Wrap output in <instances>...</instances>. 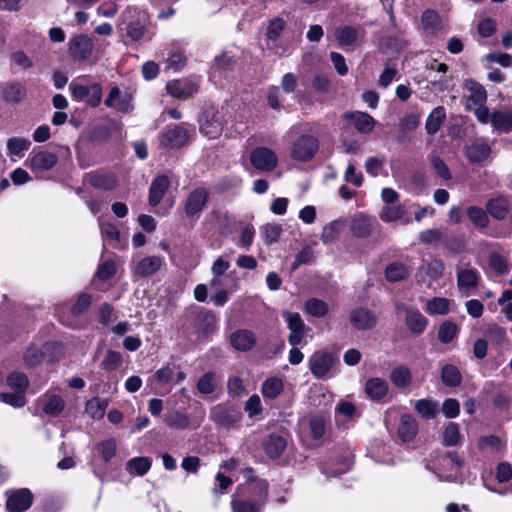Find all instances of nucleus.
I'll return each mask as SVG.
<instances>
[{
  "label": "nucleus",
  "instance_id": "nucleus-1",
  "mask_svg": "<svg viewBox=\"0 0 512 512\" xmlns=\"http://www.w3.org/2000/svg\"><path fill=\"white\" fill-rule=\"evenodd\" d=\"M339 359L336 353L317 350L308 359L309 370L317 379L332 378L337 374Z\"/></svg>",
  "mask_w": 512,
  "mask_h": 512
},
{
  "label": "nucleus",
  "instance_id": "nucleus-2",
  "mask_svg": "<svg viewBox=\"0 0 512 512\" xmlns=\"http://www.w3.org/2000/svg\"><path fill=\"white\" fill-rule=\"evenodd\" d=\"M6 381L12 392L1 393V400L14 408L23 407L26 404L25 393L29 385L27 376L21 372H12Z\"/></svg>",
  "mask_w": 512,
  "mask_h": 512
},
{
  "label": "nucleus",
  "instance_id": "nucleus-3",
  "mask_svg": "<svg viewBox=\"0 0 512 512\" xmlns=\"http://www.w3.org/2000/svg\"><path fill=\"white\" fill-rule=\"evenodd\" d=\"M253 490L256 492L257 499H236L232 500L233 512H261L266 500L268 483L265 480H256L253 484Z\"/></svg>",
  "mask_w": 512,
  "mask_h": 512
},
{
  "label": "nucleus",
  "instance_id": "nucleus-4",
  "mask_svg": "<svg viewBox=\"0 0 512 512\" xmlns=\"http://www.w3.org/2000/svg\"><path fill=\"white\" fill-rule=\"evenodd\" d=\"M69 89L75 101H85L91 107H96L101 103L102 87L99 83L85 85L74 80L70 83Z\"/></svg>",
  "mask_w": 512,
  "mask_h": 512
},
{
  "label": "nucleus",
  "instance_id": "nucleus-5",
  "mask_svg": "<svg viewBox=\"0 0 512 512\" xmlns=\"http://www.w3.org/2000/svg\"><path fill=\"white\" fill-rule=\"evenodd\" d=\"M57 161L58 157L56 154L34 149L26 160V165L36 177H42L46 171L51 170L57 164Z\"/></svg>",
  "mask_w": 512,
  "mask_h": 512
},
{
  "label": "nucleus",
  "instance_id": "nucleus-6",
  "mask_svg": "<svg viewBox=\"0 0 512 512\" xmlns=\"http://www.w3.org/2000/svg\"><path fill=\"white\" fill-rule=\"evenodd\" d=\"M319 148L318 139L313 135H301L291 146V157L297 161L311 160Z\"/></svg>",
  "mask_w": 512,
  "mask_h": 512
},
{
  "label": "nucleus",
  "instance_id": "nucleus-7",
  "mask_svg": "<svg viewBox=\"0 0 512 512\" xmlns=\"http://www.w3.org/2000/svg\"><path fill=\"white\" fill-rule=\"evenodd\" d=\"M282 317L284 318L287 327L290 331L288 336V342L291 346L300 345L303 341L304 336L310 331L301 316L295 312L283 311Z\"/></svg>",
  "mask_w": 512,
  "mask_h": 512
},
{
  "label": "nucleus",
  "instance_id": "nucleus-8",
  "mask_svg": "<svg viewBox=\"0 0 512 512\" xmlns=\"http://www.w3.org/2000/svg\"><path fill=\"white\" fill-rule=\"evenodd\" d=\"M37 404L47 416L60 415L66 406L63 395L59 390H49L39 397Z\"/></svg>",
  "mask_w": 512,
  "mask_h": 512
},
{
  "label": "nucleus",
  "instance_id": "nucleus-9",
  "mask_svg": "<svg viewBox=\"0 0 512 512\" xmlns=\"http://www.w3.org/2000/svg\"><path fill=\"white\" fill-rule=\"evenodd\" d=\"M209 198L208 191L199 187L192 190L184 203V212L188 218H199L201 212L207 204Z\"/></svg>",
  "mask_w": 512,
  "mask_h": 512
},
{
  "label": "nucleus",
  "instance_id": "nucleus-10",
  "mask_svg": "<svg viewBox=\"0 0 512 512\" xmlns=\"http://www.w3.org/2000/svg\"><path fill=\"white\" fill-rule=\"evenodd\" d=\"M222 112L206 110L200 119L201 132L210 139L217 138L223 130Z\"/></svg>",
  "mask_w": 512,
  "mask_h": 512
},
{
  "label": "nucleus",
  "instance_id": "nucleus-11",
  "mask_svg": "<svg viewBox=\"0 0 512 512\" xmlns=\"http://www.w3.org/2000/svg\"><path fill=\"white\" fill-rule=\"evenodd\" d=\"M250 162L255 169L268 172L275 169L278 158L271 149L267 147H257L250 153Z\"/></svg>",
  "mask_w": 512,
  "mask_h": 512
},
{
  "label": "nucleus",
  "instance_id": "nucleus-12",
  "mask_svg": "<svg viewBox=\"0 0 512 512\" xmlns=\"http://www.w3.org/2000/svg\"><path fill=\"white\" fill-rule=\"evenodd\" d=\"M169 95L178 99H187L198 90V82L189 79H177L169 81L166 85Z\"/></svg>",
  "mask_w": 512,
  "mask_h": 512
},
{
  "label": "nucleus",
  "instance_id": "nucleus-13",
  "mask_svg": "<svg viewBox=\"0 0 512 512\" xmlns=\"http://www.w3.org/2000/svg\"><path fill=\"white\" fill-rule=\"evenodd\" d=\"M93 42L86 35H78L69 42V52L76 60H86L92 53Z\"/></svg>",
  "mask_w": 512,
  "mask_h": 512
},
{
  "label": "nucleus",
  "instance_id": "nucleus-14",
  "mask_svg": "<svg viewBox=\"0 0 512 512\" xmlns=\"http://www.w3.org/2000/svg\"><path fill=\"white\" fill-rule=\"evenodd\" d=\"M397 309L404 310L406 326L413 334H421L425 331L428 320L418 309L404 306H398Z\"/></svg>",
  "mask_w": 512,
  "mask_h": 512
},
{
  "label": "nucleus",
  "instance_id": "nucleus-15",
  "mask_svg": "<svg viewBox=\"0 0 512 512\" xmlns=\"http://www.w3.org/2000/svg\"><path fill=\"white\" fill-rule=\"evenodd\" d=\"M32 494L28 489H19L12 492L7 498L9 512H24L32 505Z\"/></svg>",
  "mask_w": 512,
  "mask_h": 512
},
{
  "label": "nucleus",
  "instance_id": "nucleus-16",
  "mask_svg": "<svg viewBox=\"0 0 512 512\" xmlns=\"http://www.w3.org/2000/svg\"><path fill=\"white\" fill-rule=\"evenodd\" d=\"M350 322L356 329L367 330L376 325L377 318L369 309L357 308L351 311Z\"/></svg>",
  "mask_w": 512,
  "mask_h": 512
},
{
  "label": "nucleus",
  "instance_id": "nucleus-17",
  "mask_svg": "<svg viewBox=\"0 0 512 512\" xmlns=\"http://www.w3.org/2000/svg\"><path fill=\"white\" fill-rule=\"evenodd\" d=\"M346 120H351L355 129L362 134H369L375 127L376 121L366 112L355 111L344 114Z\"/></svg>",
  "mask_w": 512,
  "mask_h": 512
},
{
  "label": "nucleus",
  "instance_id": "nucleus-18",
  "mask_svg": "<svg viewBox=\"0 0 512 512\" xmlns=\"http://www.w3.org/2000/svg\"><path fill=\"white\" fill-rule=\"evenodd\" d=\"M187 131L178 126H171L166 129L161 138V143L165 147L179 148L187 143Z\"/></svg>",
  "mask_w": 512,
  "mask_h": 512
},
{
  "label": "nucleus",
  "instance_id": "nucleus-19",
  "mask_svg": "<svg viewBox=\"0 0 512 512\" xmlns=\"http://www.w3.org/2000/svg\"><path fill=\"white\" fill-rule=\"evenodd\" d=\"M230 343L235 350L249 351L256 343V336L251 330L239 329L231 334Z\"/></svg>",
  "mask_w": 512,
  "mask_h": 512
},
{
  "label": "nucleus",
  "instance_id": "nucleus-20",
  "mask_svg": "<svg viewBox=\"0 0 512 512\" xmlns=\"http://www.w3.org/2000/svg\"><path fill=\"white\" fill-rule=\"evenodd\" d=\"M375 220L365 214L358 213L351 220L350 230L358 238L368 237L373 230Z\"/></svg>",
  "mask_w": 512,
  "mask_h": 512
},
{
  "label": "nucleus",
  "instance_id": "nucleus-21",
  "mask_svg": "<svg viewBox=\"0 0 512 512\" xmlns=\"http://www.w3.org/2000/svg\"><path fill=\"white\" fill-rule=\"evenodd\" d=\"M491 153V147L484 140H477L468 145L465 154L472 163H481L485 161Z\"/></svg>",
  "mask_w": 512,
  "mask_h": 512
},
{
  "label": "nucleus",
  "instance_id": "nucleus-22",
  "mask_svg": "<svg viewBox=\"0 0 512 512\" xmlns=\"http://www.w3.org/2000/svg\"><path fill=\"white\" fill-rule=\"evenodd\" d=\"M109 108H114L120 112H129L131 109L130 98L126 94H122L118 87H113L104 101Z\"/></svg>",
  "mask_w": 512,
  "mask_h": 512
},
{
  "label": "nucleus",
  "instance_id": "nucleus-23",
  "mask_svg": "<svg viewBox=\"0 0 512 512\" xmlns=\"http://www.w3.org/2000/svg\"><path fill=\"white\" fill-rule=\"evenodd\" d=\"M491 125L495 132L508 133L512 131V108L493 111L491 114Z\"/></svg>",
  "mask_w": 512,
  "mask_h": 512
},
{
  "label": "nucleus",
  "instance_id": "nucleus-24",
  "mask_svg": "<svg viewBox=\"0 0 512 512\" xmlns=\"http://www.w3.org/2000/svg\"><path fill=\"white\" fill-rule=\"evenodd\" d=\"M162 266V259L158 256H148L141 259L134 266L133 271L140 277H148L156 273Z\"/></svg>",
  "mask_w": 512,
  "mask_h": 512
},
{
  "label": "nucleus",
  "instance_id": "nucleus-25",
  "mask_svg": "<svg viewBox=\"0 0 512 512\" xmlns=\"http://www.w3.org/2000/svg\"><path fill=\"white\" fill-rule=\"evenodd\" d=\"M457 286L459 290L474 288L478 285L480 273L475 268L457 267Z\"/></svg>",
  "mask_w": 512,
  "mask_h": 512
},
{
  "label": "nucleus",
  "instance_id": "nucleus-26",
  "mask_svg": "<svg viewBox=\"0 0 512 512\" xmlns=\"http://www.w3.org/2000/svg\"><path fill=\"white\" fill-rule=\"evenodd\" d=\"M169 185L170 181L165 175H160L152 181L149 190V203L151 206H157L160 203Z\"/></svg>",
  "mask_w": 512,
  "mask_h": 512
},
{
  "label": "nucleus",
  "instance_id": "nucleus-27",
  "mask_svg": "<svg viewBox=\"0 0 512 512\" xmlns=\"http://www.w3.org/2000/svg\"><path fill=\"white\" fill-rule=\"evenodd\" d=\"M466 88L469 91V96L466 100L467 109H472L473 106L485 104L487 100V93L481 84L470 80L466 82Z\"/></svg>",
  "mask_w": 512,
  "mask_h": 512
},
{
  "label": "nucleus",
  "instance_id": "nucleus-28",
  "mask_svg": "<svg viewBox=\"0 0 512 512\" xmlns=\"http://www.w3.org/2000/svg\"><path fill=\"white\" fill-rule=\"evenodd\" d=\"M510 200L507 197L499 196L490 199L486 204L487 212L495 219L502 220L506 217L510 208Z\"/></svg>",
  "mask_w": 512,
  "mask_h": 512
},
{
  "label": "nucleus",
  "instance_id": "nucleus-29",
  "mask_svg": "<svg viewBox=\"0 0 512 512\" xmlns=\"http://www.w3.org/2000/svg\"><path fill=\"white\" fill-rule=\"evenodd\" d=\"M3 100L7 103H19L26 97V88L20 82H10L2 88Z\"/></svg>",
  "mask_w": 512,
  "mask_h": 512
},
{
  "label": "nucleus",
  "instance_id": "nucleus-30",
  "mask_svg": "<svg viewBox=\"0 0 512 512\" xmlns=\"http://www.w3.org/2000/svg\"><path fill=\"white\" fill-rule=\"evenodd\" d=\"M418 425L416 420L410 415H403L398 428V435L404 442L411 441L417 434Z\"/></svg>",
  "mask_w": 512,
  "mask_h": 512
},
{
  "label": "nucleus",
  "instance_id": "nucleus-31",
  "mask_svg": "<svg viewBox=\"0 0 512 512\" xmlns=\"http://www.w3.org/2000/svg\"><path fill=\"white\" fill-rule=\"evenodd\" d=\"M405 208L402 205H385L381 212L380 218L384 222H395L402 220L405 224L410 223L409 218H405Z\"/></svg>",
  "mask_w": 512,
  "mask_h": 512
},
{
  "label": "nucleus",
  "instance_id": "nucleus-32",
  "mask_svg": "<svg viewBox=\"0 0 512 512\" xmlns=\"http://www.w3.org/2000/svg\"><path fill=\"white\" fill-rule=\"evenodd\" d=\"M283 380L279 377L266 379L261 386V393L265 399H276L283 391Z\"/></svg>",
  "mask_w": 512,
  "mask_h": 512
},
{
  "label": "nucleus",
  "instance_id": "nucleus-33",
  "mask_svg": "<svg viewBox=\"0 0 512 512\" xmlns=\"http://www.w3.org/2000/svg\"><path fill=\"white\" fill-rule=\"evenodd\" d=\"M443 462L446 465L451 466L452 472L446 476H442L439 474L438 477L440 478V480H446L451 482L457 481L460 476V469L463 466V460L459 457L457 453L450 452L443 458Z\"/></svg>",
  "mask_w": 512,
  "mask_h": 512
},
{
  "label": "nucleus",
  "instance_id": "nucleus-34",
  "mask_svg": "<svg viewBox=\"0 0 512 512\" xmlns=\"http://www.w3.org/2000/svg\"><path fill=\"white\" fill-rule=\"evenodd\" d=\"M367 395L373 400H380L388 393V384L380 378H371L365 384Z\"/></svg>",
  "mask_w": 512,
  "mask_h": 512
},
{
  "label": "nucleus",
  "instance_id": "nucleus-35",
  "mask_svg": "<svg viewBox=\"0 0 512 512\" xmlns=\"http://www.w3.org/2000/svg\"><path fill=\"white\" fill-rule=\"evenodd\" d=\"M89 183L95 188L112 190L117 185V179L114 174L93 173L89 175Z\"/></svg>",
  "mask_w": 512,
  "mask_h": 512
},
{
  "label": "nucleus",
  "instance_id": "nucleus-36",
  "mask_svg": "<svg viewBox=\"0 0 512 512\" xmlns=\"http://www.w3.org/2000/svg\"><path fill=\"white\" fill-rule=\"evenodd\" d=\"M359 33L355 27L341 26L335 31V37L341 47L353 45L358 39Z\"/></svg>",
  "mask_w": 512,
  "mask_h": 512
},
{
  "label": "nucleus",
  "instance_id": "nucleus-37",
  "mask_svg": "<svg viewBox=\"0 0 512 512\" xmlns=\"http://www.w3.org/2000/svg\"><path fill=\"white\" fill-rule=\"evenodd\" d=\"M446 118L445 108L442 106H438L432 110L429 114L425 128L429 134H435L440 129Z\"/></svg>",
  "mask_w": 512,
  "mask_h": 512
},
{
  "label": "nucleus",
  "instance_id": "nucleus-38",
  "mask_svg": "<svg viewBox=\"0 0 512 512\" xmlns=\"http://www.w3.org/2000/svg\"><path fill=\"white\" fill-rule=\"evenodd\" d=\"M286 447V440L279 435H270L264 443V449L270 458H278Z\"/></svg>",
  "mask_w": 512,
  "mask_h": 512
},
{
  "label": "nucleus",
  "instance_id": "nucleus-39",
  "mask_svg": "<svg viewBox=\"0 0 512 512\" xmlns=\"http://www.w3.org/2000/svg\"><path fill=\"white\" fill-rule=\"evenodd\" d=\"M390 380L398 388L409 386L412 380L410 369L404 365L395 367L391 371Z\"/></svg>",
  "mask_w": 512,
  "mask_h": 512
},
{
  "label": "nucleus",
  "instance_id": "nucleus-40",
  "mask_svg": "<svg viewBox=\"0 0 512 512\" xmlns=\"http://www.w3.org/2000/svg\"><path fill=\"white\" fill-rule=\"evenodd\" d=\"M414 409L425 419H433L438 414V403L432 399H420L414 403Z\"/></svg>",
  "mask_w": 512,
  "mask_h": 512
},
{
  "label": "nucleus",
  "instance_id": "nucleus-41",
  "mask_svg": "<svg viewBox=\"0 0 512 512\" xmlns=\"http://www.w3.org/2000/svg\"><path fill=\"white\" fill-rule=\"evenodd\" d=\"M449 307V299L434 297L427 302L425 310L430 315H446L449 312Z\"/></svg>",
  "mask_w": 512,
  "mask_h": 512
},
{
  "label": "nucleus",
  "instance_id": "nucleus-42",
  "mask_svg": "<svg viewBox=\"0 0 512 512\" xmlns=\"http://www.w3.org/2000/svg\"><path fill=\"white\" fill-rule=\"evenodd\" d=\"M385 275L388 281L397 282L408 277L409 269L402 263L394 262L387 266Z\"/></svg>",
  "mask_w": 512,
  "mask_h": 512
},
{
  "label": "nucleus",
  "instance_id": "nucleus-43",
  "mask_svg": "<svg viewBox=\"0 0 512 512\" xmlns=\"http://www.w3.org/2000/svg\"><path fill=\"white\" fill-rule=\"evenodd\" d=\"M151 467V460L148 457H134L127 462L126 469L131 474L142 476Z\"/></svg>",
  "mask_w": 512,
  "mask_h": 512
},
{
  "label": "nucleus",
  "instance_id": "nucleus-44",
  "mask_svg": "<svg viewBox=\"0 0 512 512\" xmlns=\"http://www.w3.org/2000/svg\"><path fill=\"white\" fill-rule=\"evenodd\" d=\"M441 378L443 383L449 387L458 386L462 381V376L459 369L454 365H445L442 368Z\"/></svg>",
  "mask_w": 512,
  "mask_h": 512
},
{
  "label": "nucleus",
  "instance_id": "nucleus-45",
  "mask_svg": "<svg viewBox=\"0 0 512 512\" xmlns=\"http://www.w3.org/2000/svg\"><path fill=\"white\" fill-rule=\"evenodd\" d=\"M107 402L100 398H92L85 405V412L93 419H101L106 411Z\"/></svg>",
  "mask_w": 512,
  "mask_h": 512
},
{
  "label": "nucleus",
  "instance_id": "nucleus-46",
  "mask_svg": "<svg viewBox=\"0 0 512 512\" xmlns=\"http://www.w3.org/2000/svg\"><path fill=\"white\" fill-rule=\"evenodd\" d=\"M305 311L312 317L321 318L328 313V305L325 301L311 298L305 302Z\"/></svg>",
  "mask_w": 512,
  "mask_h": 512
},
{
  "label": "nucleus",
  "instance_id": "nucleus-47",
  "mask_svg": "<svg viewBox=\"0 0 512 512\" xmlns=\"http://www.w3.org/2000/svg\"><path fill=\"white\" fill-rule=\"evenodd\" d=\"M344 228V222L342 220H336L328 223L322 232V241L324 243H331L335 241L341 234Z\"/></svg>",
  "mask_w": 512,
  "mask_h": 512
},
{
  "label": "nucleus",
  "instance_id": "nucleus-48",
  "mask_svg": "<svg viewBox=\"0 0 512 512\" xmlns=\"http://www.w3.org/2000/svg\"><path fill=\"white\" fill-rule=\"evenodd\" d=\"M467 216L474 226L480 229L486 228L489 223L487 213L477 206H470L467 209Z\"/></svg>",
  "mask_w": 512,
  "mask_h": 512
},
{
  "label": "nucleus",
  "instance_id": "nucleus-49",
  "mask_svg": "<svg viewBox=\"0 0 512 512\" xmlns=\"http://www.w3.org/2000/svg\"><path fill=\"white\" fill-rule=\"evenodd\" d=\"M460 440L459 425L454 422H449L443 431V444L445 446H455L460 443Z\"/></svg>",
  "mask_w": 512,
  "mask_h": 512
},
{
  "label": "nucleus",
  "instance_id": "nucleus-50",
  "mask_svg": "<svg viewBox=\"0 0 512 512\" xmlns=\"http://www.w3.org/2000/svg\"><path fill=\"white\" fill-rule=\"evenodd\" d=\"M166 424L175 429H186L189 426V418L185 413L173 411L165 416Z\"/></svg>",
  "mask_w": 512,
  "mask_h": 512
},
{
  "label": "nucleus",
  "instance_id": "nucleus-51",
  "mask_svg": "<svg viewBox=\"0 0 512 512\" xmlns=\"http://www.w3.org/2000/svg\"><path fill=\"white\" fill-rule=\"evenodd\" d=\"M488 263L490 268L498 275H503L510 269V265L508 264L506 258L497 252H491L489 254Z\"/></svg>",
  "mask_w": 512,
  "mask_h": 512
},
{
  "label": "nucleus",
  "instance_id": "nucleus-52",
  "mask_svg": "<svg viewBox=\"0 0 512 512\" xmlns=\"http://www.w3.org/2000/svg\"><path fill=\"white\" fill-rule=\"evenodd\" d=\"M30 141L26 138L13 137L7 142V149L11 155L22 156L23 152L28 150Z\"/></svg>",
  "mask_w": 512,
  "mask_h": 512
},
{
  "label": "nucleus",
  "instance_id": "nucleus-53",
  "mask_svg": "<svg viewBox=\"0 0 512 512\" xmlns=\"http://www.w3.org/2000/svg\"><path fill=\"white\" fill-rule=\"evenodd\" d=\"M235 64L234 57L228 53H222L215 57L214 64L212 66L213 73L225 72L233 68Z\"/></svg>",
  "mask_w": 512,
  "mask_h": 512
},
{
  "label": "nucleus",
  "instance_id": "nucleus-54",
  "mask_svg": "<svg viewBox=\"0 0 512 512\" xmlns=\"http://www.w3.org/2000/svg\"><path fill=\"white\" fill-rule=\"evenodd\" d=\"M456 334L457 326L450 321H446L439 327L438 338L442 343L447 344L453 340Z\"/></svg>",
  "mask_w": 512,
  "mask_h": 512
},
{
  "label": "nucleus",
  "instance_id": "nucleus-55",
  "mask_svg": "<svg viewBox=\"0 0 512 512\" xmlns=\"http://www.w3.org/2000/svg\"><path fill=\"white\" fill-rule=\"evenodd\" d=\"M121 362H122L121 353H119L117 351L109 350L106 353V355L101 363V366L106 371H113V370H116L121 365Z\"/></svg>",
  "mask_w": 512,
  "mask_h": 512
},
{
  "label": "nucleus",
  "instance_id": "nucleus-56",
  "mask_svg": "<svg viewBox=\"0 0 512 512\" xmlns=\"http://www.w3.org/2000/svg\"><path fill=\"white\" fill-rule=\"evenodd\" d=\"M424 272L433 280L439 279L444 272V263L434 259L423 266Z\"/></svg>",
  "mask_w": 512,
  "mask_h": 512
},
{
  "label": "nucleus",
  "instance_id": "nucleus-57",
  "mask_svg": "<svg viewBox=\"0 0 512 512\" xmlns=\"http://www.w3.org/2000/svg\"><path fill=\"white\" fill-rule=\"evenodd\" d=\"M244 410L250 418L259 415L262 412V404L259 395L253 394L245 402Z\"/></svg>",
  "mask_w": 512,
  "mask_h": 512
},
{
  "label": "nucleus",
  "instance_id": "nucleus-58",
  "mask_svg": "<svg viewBox=\"0 0 512 512\" xmlns=\"http://www.w3.org/2000/svg\"><path fill=\"white\" fill-rule=\"evenodd\" d=\"M116 273V265L113 260H105L99 264L96 276L100 280H108Z\"/></svg>",
  "mask_w": 512,
  "mask_h": 512
},
{
  "label": "nucleus",
  "instance_id": "nucleus-59",
  "mask_svg": "<svg viewBox=\"0 0 512 512\" xmlns=\"http://www.w3.org/2000/svg\"><path fill=\"white\" fill-rule=\"evenodd\" d=\"M91 304V296L89 294L83 293L78 296L74 305L71 308V313L73 316H79L83 312H85Z\"/></svg>",
  "mask_w": 512,
  "mask_h": 512
},
{
  "label": "nucleus",
  "instance_id": "nucleus-60",
  "mask_svg": "<svg viewBox=\"0 0 512 512\" xmlns=\"http://www.w3.org/2000/svg\"><path fill=\"white\" fill-rule=\"evenodd\" d=\"M227 388L229 395L233 397L243 396L246 392L243 380L236 376L228 379Z\"/></svg>",
  "mask_w": 512,
  "mask_h": 512
},
{
  "label": "nucleus",
  "instance_id": "nucleus-61",
  "mask_svg": "<svg viewBox=\"0 0 512 512\" xmlns=\"http://www.w3.org/2000/svg\"><path fill=\"white\" fill-rule=\"evenodd\" d=\"M214 375L212 373L204 374L197 383V389L202 394H211L215 390Z\"/></svg>",
  "mask_w": 512,
  "mask_h": 512
},
{
  "label": "nucleus",
  "instance_id": "nucleus-62",
  "mask_svg": "<svg viewBox=\"0 0 512 512\" xmlns=\"http://www.w3.org/2000/svg\"><path fill=\"white\" fill-rule=\"evenodd\" d=\"M267 101L272 109L279 110L281 108L283 97L280 87L272 86L268 89Z\"/></svg>",
  "mask_w": 512,
  "mask_h": 512
},
{
  "label": "nucleus",
  "instance_id": "nucleus-63",
  "mask_svg": "<svg viewBox=\"0 0 512 512\" xmlns=\"http://www.w3.org/2000/svg\"><path fill=\"white\" fill-rule=\"evenodd\" d=\"M267 101L272 109L279 110L281 108L283 97L280 87L272 86L268 89Z\"/></svg>",
  "mask_w": 512,
  "mask_h": 512
},
{
  "label": "nucleus",
  "instance_id": "nucleus-64",
  "mask_svg": "<svg viewBox=\"0 0 512 512\" xmlns=\"http://www.w3.org/2000/svg\"><path fill=\"white\" fill-rule=\"evenodd\" d=\"M442 412L447 418H455L459 415L460 405L456 399L448 398L442 404Z\"/></svg>",
  "mask_w": 512,
  "mask_h": 512
}]
</instances>
